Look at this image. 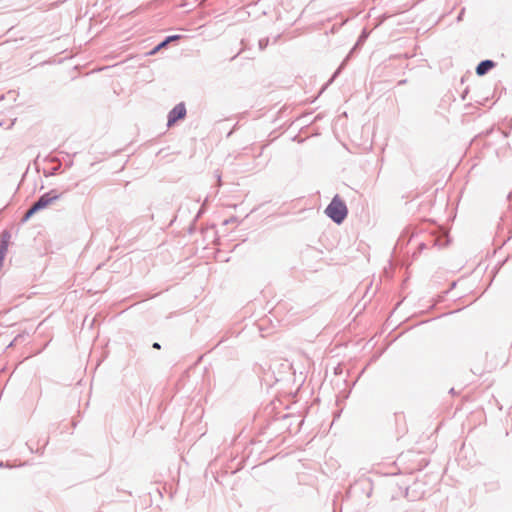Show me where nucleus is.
<instances>
[{
  "label": "nucleus",
  "instance_id": "obj_4",
  "mask_svg": "<svg viewBox=\"0 0 512 512\" xmlns=\"http://www.w3.org/2000/svg\"><path fill=\"white\" fill-rule=\"evenodd\" d=\"M496 66V62L491 59H485L480 61L476 68L475 72L478 76L486 75L490 70H492Z\"/></svg>",
  "mask_w": 512,
  "mask_h": 512
},
{
  "label": "nucleus",
  "instance_id": "obj_11",
  "mask_svg": "<svg viewBox=\"0 0 512 512\" xmlns=\"http://www.w3.org/2000/svg\"><path fill=\"white\" fill-rule=\"evenodd\" d=\"M60 171V166L53 167L51 169L50 175H56Z\"/></svg>",
  "mask_w": 512,
  "mask_h": 512
},
{
  "label": "nucleus",
  "instance_id": "obj_1",
  "mask_svg": "<svg viewBox=\"0 0 512 512\" xmlns=\"http://www.w3.org/2000/svg\"><path fill=\"white\" fill-rule=\"evenodd\" d=\"M325 214L335 223L342 224L348 215L346 203L336 194L325 208Z\"/></svg>",
  "mask_w": 512,
  "mask_h": 512
},
{
  "label": "nucleus",
  "instance_id": "obj_7",
  "mask_svg": "<svg viewBox=\"0 0 512 512\" xmlns=\"http://www.w3.org/2000/svg\"><path fill=\"white\" fill-rule=\"evenodd\" d=\"M36 213H37V211L35 210V208L32 205H30V207L24 213V215L21 219V223L22 224L26 223Z\"/></svg>",
  "mask_w": 512,
  "mask_h": 512
},
{
  "label": "nucleus",
  "instance_id": "obj_13",
  "mask_svg": "<svg viewBox=\"0 0 512 512\" xmlns=\"http://www.w3.org/2000/svg\"><path fill=\"white\" fill-rule=\"evenodd\" d=\"M152 347H153L154 349H158V350H159V349H161V345H160L158 342H154V343L152 344Z\"/></svg>",
  "mask_w": 512,
  "mask_h": 512
},
{
  "label": "nucleus",
  "instance_id": "obj_9",
  "mask_svg": "<svg viewBox=\"0 0 512 512\" xmlns=\"http://www.w3.org/2000/svg\"><path fill=\"white\" fill-rule=\"evenodd\" d=\"M269 44V38L268 37H265V38H261L259 41H258V46H259V49L261 51H263Z\"/></svg>",
  "mask_w": 512,
  "mask_h": 512
},
{
  "label": "nucleus",
  "instance_id": "obj_5",
  "mask_svg": "<svg viewBox=\"0 0 512 512\" xmlns=\"http://www.w3.org/2000/svg\"><path fill=\"white\" fill-rule=\"evenodd\" d=\"M181 37V35L176 34L165 37L160 43H158L154 48H152L149 51L148 55H155L161 49L166 48L171 42L179 40Z\"/></svg>",
  "mask_w": 512,
  "mask_h": 512
},
{
  "label": "nucleus",
  "instance_id": "obj_14",
  "mask_svg": "<svg viewBox=\"0 0 512 512\" xmlns=\"http://www.w3.org/2000/svg\"><path fill=\"white\" fill-rule=\"evenodd\" d=\"M280 37H281V35H280V34H278L277 36H275V37H274V39H273V43H277V42H278V40L280 39Z\"/></svg>",
  "mask_w": 512,
  "mask_h": 512
},
{
  "label": "nucleus",
  "instance_id": "obj_8",
  "mask_svg": "<svg viewBox=\"0 0 512 512\" xmlns=\"http://www.w3.org/2000/svg\"><path fill=\"white\" fill-rule=\"evenodd\" d=\"M345 62H346V60H344V61L341 63V65H340V66L337 68V70L333 73V75H332V77L329 79V81H328V82H327V83L322 87L321 92H322V91H323V90H324V89H325L329 84H331V83L335 80V78L340 74V72H341L342 68H343V67H344V65H345Z\"/></svg>",
  "mask_w": 512,
  "mask_h": 512
},
{
  "label": "nucleus",
  "instance_id": "obj_10",
  "mask_svg": "<svg viewBox=\"0 0 512 512\" xmlns=\"http://www.w3.org/2000/svg\"><path fill=\"white\" fill-rule=\"evenodd\" d=\"M204 211H205V207L202 205V207L199 209V211L195 217V221L201 217V215L204 213Z\"/></svg>",
  "mask_w": 512,
  "mask_h": 512
},
{
  "label": "nucleus",
  "instance_id": "obj_21",
  "mask_svg": "<svg viewBox=\"0 0 512 512\" xmlns=\"http://www.w3.org/2000/svg\"><path fill=\"white\" fill-rule=\"evenodd\" d=\"M406 81L405 80H401L399 81V84H404Z\"/></svg>",
  "mask_w": 512,
  "mask_h": 512
},
{
  "label": "nucleus",
  "instance_id": "obj_16",
  "mask_svg": "<svg viewBox=\"0 0 512 512\" xmlns=\"http://www.w3.org/2000/svg\"><path fill=\"white\" fill-rule=\"evenodd\" d=\"M216 173H217V174H216V176H217V180H218V182H220V181H221V176H220V174L218 173V171H216Z\"/></svg>",
  "mask_w": 512,
  "mask_h": 512
},
{
  "label": "nucleus",
  "instance_id": "obj_19",
  "mask_svg": "<svg viewBox=\"0 0 512 512\" xmlns=\"http://www.w3.org/2000/svg\"><path fill=\"white\" fill-rule=\"evenodd\" d=\"M233 133V130H231L228 134H227V137H230Z\"/></svg>",
  "mask_w": 512,
  "mask_h": 512
},
{
  "label": "nucleus",
  "instance_id": "obj_17",
  "mask_svg": "<svg viewBox=\"0 0 512 512\" xmlns=\"http://www.w3.org/2000/svg\"><path fill=\"white\" fill-rule=\"evenodd\" d=\"M419 248H420V249H424V248H425V244H424V243H420V244H419Z\"/></svg>",
  "mask_w": 512,
  "mask_h": 512
},
{
  "label": "nucleus",
  "instance_id": "obj_2",
  "mask_svg": "<svg viewBox=\"0 0 512 512\" xmlns=\"http://www.w3.org/2000/svg\"><path fill=\"white\" fill-rule=\"evenodd\" d=\"M61 196L62 193H59L56 189H52L49 192L42 194L31 205L35 208L37 212H39L48 207L54 201L60 199Z\"/></svg>",
  "mask_w": 512,
  "mask_h": 512
},
{
  "label": "nucleus",
  "instance_id": "obj_12",
  "mask_svg": "<svg viewBox=\"0 0 512 512\" xmlns=\"http://www.w3.org/2000/svg\"><path fill=\"white\" fill-rule=\"evenodd\" d=\"M465 9L463 8L457 16V21H461L464 15Z\"/></svg>",
  "mask_w": 512,
  "mask_h": 512
},
{
  "label": "nucleus",
  "instance_id": "obj_3",
  "mask_svg": "<svg viewBox=\"0 0 512 512\" xmlns=\"http://www.w3.org/2000/svg\"><path fill=\"white\" fill-rule=\"evenodd\" d=\"M187 110L184 102L176 104L167 115V127L174 126L179 120L186 117Z\"/></svg>",
  "mask_w": 512,
  "mask_h": 512
},
{
  "label": "nucleus",
  "instance_id": "obj_22",
  "mask_svg": "<svg viewBox=\"0 0 512 512\" xmlns=\"http://www.w3.org/2000/svg\"><path fill=\"white\" fill-rule=\"evenodd\" d=\"M511 197H512V193H510V194L508 195V199H510Z\"/></svg>",
  "mask_w": 512,
  "mask_h": 512
},
{
  "label": "nucleus",
  "instance_id": "obj_6",
  "mask_svg": "<svg viewBox=\"0 0 512 512\" xmlns=\"http://www.w3.org/2000/svg\"><path fill=\"white\" fill-rule=\"evenodd\" d=\"M10 239H11V233L8 230H4L0 234V248L8 250Z\"/></svg>",
  "mask_w": 512,
  "mask_h": 512
},
{
  "label": "nucleus",
  "instance_id": "obj_15",
  "mask_svg": "<svg viewBox=\"0 0 512 512\" xmlns=\"http://www.w3.org/2000/svg\"><path fill=\"white\" fill-rule=\"evenodd\" d=\"M234 220H235V218H231V219H229V220H226V221L224 222V224L232 223Z\"/></svg>",
  "mask_w": 512,
  "mask_h": 512
},
{
  "label": "nucleus",
  "instance_id": "obj_18",
  "mask_svg": "<svg viewBox=\"0 0 512 512\" xmlns=\"http://www.w3.org/2000/svg\"><path fill=\"white\" fill-rule=\"evenodd\" d=\"M449 393L454 394V393H455L454 388H451V389H450V391H449Z\"/></svg>",
  "mask_w": 512,
  "mask_h": 512
},
{
  "label": "nucleus",
  "instance_id": "obj_20",
  "mask_svg": "<svg viewBox=\"0 0 512 512\" xmlns=\"http://www.w3.org/2000/svg\"><path fill=\"white\" fill-rule=\"evenodd\" d=\"M238 55H239V53L236 54L235 56H232L231 60H234Z\"/></svg>",
  "mask_w": 512,
  "mask_h": 512
}]
</instances>
